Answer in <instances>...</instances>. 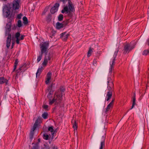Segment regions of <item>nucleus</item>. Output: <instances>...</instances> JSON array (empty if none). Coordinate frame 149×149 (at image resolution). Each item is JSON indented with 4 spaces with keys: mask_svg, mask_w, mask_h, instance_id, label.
I'll return each instance as SVG.
<instances>
[{
    "mask_svg": "<svg viewBox=\"0 0 149 149\" xmlns=\"http://www.w3.org/2000/svg\"><path fill=\"white\" fill-rule=\"evenodd\" d=\"M38 141H39V142H40V139H38Z\"/></svg>",
    "mask_w": 149,
    "mask_h": 149,
    "instance_id": "nucleus-53",
    "label": "nucleus"
},
{
    "mask_svg": "<svg viewBox=\"0 0 149 149\" xmlns=\"http://www.w3.org/2000/svg\"><path fill=\"white\" fill-rule=\"evenodd\" d=\"M65 33V32L63 33L60 34V38H63L64 37Z\"/></svg>",
    "mask_w": 149,
    "mask_h": 149,
    "instance_id": "nucleus-39",
    "label": "nucleus"
},
{
    "mask_svg": "<svg viewBox=\"0 0 149 149\" xmlns=\"http://www.w3.org/2000/svg\"><path fill=\"white\" fill-rule=\"evenodd\" d=\"M69 36V34H67L66 35V39L68 37V36Z\"/></svg>",
    "mask_w": 149,
    "mask_h": 149,
    "instance_id": "nucleus-50",
    "label": "nucleus"
},
{
    "mask_svg": "<svg viewBox=\"0 0 149 149\" xmlns=\"http://www.w3.org/2000/svg\"><path fill=\"white\" fill-rule=\"evenodd\" d=\"M52 57V54L50 52H47L45 54V56L44 58L48 61L50 60Z\"/></svg>",
    "mask_w": 149,
    "mask_h": 149,
    "instance_id": "nucleus-13",
    "label": "nucleus"
},
{
    "mask_svg": "<svg viewBox=\"0 0 149 149\" xmlns=\"http://www.w3.org/2000/svg\"><path fill=\"white\" fill-rule=\"evenodd\" d=\"M107 84V89L109 91H111V92H112L113 91L112 88L113 86V85L112 86L111 85V84Z\"/></svg>",
    "mask_w": 149,
    "mask_h": 149,
    "instance_id": "nucleus-16",
    "label": "nucleus"
},
{
    "mask_svg": "<svg viewBox=\"0 0 149 149\" xmlns=\"http://www.w3.org/2000/svg\"><path fill=\"white\" fill-rule=\"evenodd\" d=\"M4 15L6 17L11 16L13 15V10L11 6L10 5L5 6L3 9Z\"/></svg>",
    "mask_w": 149,
    "mask_h": 149,
    "instance_id": "nucleus-5",
    "label": "nucleus"
},
{
    "mask_svg": "<svg viewBox=\"0 0 149 149\" xmlns=\"http://www.w3.org/2000/svg\"><path fill=\"white\" fill-rule=\"evenodd\" d=\"M65 0H60V1L63 2V3H64Z\"/></svg>",
    "mask_w": 149,
    "mask_h": 149,
    "instance_id": "nucleus-48",
    "label": "nucleus"
},
{
    "mask_svg": "<svg viewBox=\"0 0 149 149\" xmlns=\"http://www.w3.org/2000/svg\"><path fill=\"white\" fill-rule=\"evenodd\" d=\"M72 0H66V3L72 2Z\"/></svg>",
    "mask_w": 149,
    "mask_h": 149,
    "instance_id": "nucleus-45",
    "label": "nucleus"
},
{
    "mask_svg": "<svg viewBox=\"0 0 149 149\" xmlns=\"http://www.w3.org/2000/svg\"><path fill=\"white\" fill-rule=\"evenodd\" d=\"M62 96V95H59L57 93H55L54 94V97H55L56 99V101L57 102V101L60 99Z\"/></svg>",
    "mask_w": 149,
    "mask_h": 149,
    "instance_id": "nucleus-15",
    "label": "nucleus"
},
{
    "mask_svg": "<svg viewBox=\"0 0 149 149\" xmlns=\"http://www.w3.org/2000/svg\"><path fill=\"white\" fill-rule=\"evenodd\" d=\"M52 73L50 72H49L47 74L46 78H51Z\"/></svg>",
    "mask_w": 149,
    "mask_h": 149,
    "instance_id": "nucleus-22",
    "label": "nucleus"
},
{
    "mask_svg": "<svg viewBox=\"0 0 149 149\" xmlns=\"http://www.w3.org/2000/svg\"><path fill=\"white\" fill-rule=\"evenodd\" d=\"M23 23L24 25H26L28 23V21L27 17H24L23 18Z\"/></svg>",
    "mask_w": 149,
    "mask_h": 149,
    "instance_id": "nucleus-21",
    "label": "nucleus"
},
{
    "mask_svg": "<svg viewBox=\"0 0 149 149\" xmlns=\"http://www.w3.org/2000/svg\"><path fill=\"white\" fill-rule=\"evenodd\" d=\"M48 131H50L52 133V135L53 136L55 131H54L52 127H49L48 129Z\"/></svg>",
    "mask_w": 149,
    "mask_h": 149,
    "instance_id": "nucleus-20",
    "label": "nucleus"
},
{
    "mask_svg": "<svg viewBox=\"0 0 149 149\" xmlns=\"http://www.w3.org/2000/svg\"><path fill=\"white\" fill-rule=\"evenodd\" d=\"M148 54H149V50H145L143 52L142 54L144 55H146Z\"/></svg>",
    "mask_w": 149,
    "mask_h": 149,
    "instance_id": "nucleus-29",
    "label": "nucleus"
},
{
    "mask_svg": "<svg viewBox=\"0 0 149 149\" xmlns=\"http://www.w3.org/2000/svg\"><path fill=\"white\" fill-rule=\"evenodd\" d=\"M68 23V22L67 21H66V23H65L66 25Z\"/></svg>",
    "mask_w": 149,
    "mask_h": 149,
    "instance_id": "nucleus-52",
    "label": "nucleus"
},
{
    "mask_svg": "<svg viewBox=\"0 0 149 149\" xmlns=\"http://www.w3.org/2000/svg\"><path fill=\"white\" fill-rule=\"evenodd\" d=\"M42 107L44 109L46 110H47V109L48 107V106L47 105L45 104H44L43 105Z\"/></svg>",
    "mask_w": 149,
    "mask_h": 149,
    "instance_id": "nucleus-37",
    "label": "nucleus"
},
{
    "mask_svg": "<svg viewBox=\"0 0 149 149\" xmlns=\"http://www.w3.org/2000/svg\"><path fill=\"white\" fill-rule=\"evenodd\" d=\"M44 139L46 140H48V139L49 136L47 134H44Z\"/></svg>",
    "mask_w": 149,
    "mask_h": 149,
    "instance_id": "nucleus-35",
    "label": "nucleus"
},
{
    "mask_svg": "<svg viewBox=\"0 0 149 149\" xmlns=\"http://www.w3.org/2000/svg\"><path fill=\"white\" fill-rule=\"evenodd\" d=\"M146 42L147 44L149 46V39H148V40H147Z\"/></svg>",
    "mask_w": 149,
    "mask_h": 149,
    "instance_id": "nucleus-47",
    "label": "nucleus"
},
{
    "mask_svg": "<svg viewBox=\"0 0 149 149\" xmlns=\"http://www.w3.org/2000/svg\"><path fill=\"white\" fill-rule=\"evenodd\" d=\"M22 26V24L21 21L19 20L17 21V26L19 27H21Z\"/></svg>",
    "mask_w": 149,
    "mask_h": 149,
    "instance_id": "nucleus-23",
    "label": "nucleus"
},
{
    "mask_svg": "<svg viewBox=\"0 0 149 149\" xmlns=\"http://www.w3.org/2000/svg\"><path fill=\"white\" fill-rule=\"evenodd\" d=\"M64 24L57 22L56 24V28L57 29H60L64 27Z\"/></svg>",
    "mask_w": 149,
    "mask_h": 149,
    "instance_id": "nucleus-12",
    "label": "nucleus"
},
{
    "mask_svg": "<svg viewBox=\"0 0 149 149\" xmlns=\"http://www.w3.org/2000/svg\"><path fill=\"white\" fill-rule=\"evenodd\" d=\"M41 122V120L40 118H38L37 120L36 121V122L34 125L33 128L31 130L30 133V139H32L33 137L34 134V132L36 128L37 127L38 123H40Z\"/></svg>",
    "mask_w": 149,
    "mask_h": 149,
    "instance_id": "nucleus-6",
    "label": "nucleus"
},
{
    "mask_svg": "<svg viewBox=\"0 0 149 149\" xmlns=\"http://www.w3.org/2000/svg\"><path fill=\"white\" fill-rule=\"evenodd\" d=\"M66 14H67L69 17H71L72 13L75 11L74 4L72 2L66 3Z\"/></svg>",
    "mask_w": 149,
    "mask_h": 149,
    "instance_id": "nucleus-3",
    "label": "nucleus"
},
{
    "mask_svg": "<svg viewBox=\"0 0 149 149\" xmlns=\"http://www.w3.org/2000/svg\"><path fill=\"white\" fill-rule=\"evenodd\" d=\"M51 78H46L45 82L46 84H48L50 82Z\"/></svg>",
    "mask_w": 149,
    "mask_h": 149,
    "instance_id": "nucleus-30",
    "label": "nucleus"
},
{
    "mask_svg": "<svg viewBox=\"0 0 149 149\" xmlns=\"http://www.w3.org/2000/svg\"><path fill=\"white\" fill-rule=\"evenodd\" d=\"M18 63V62L17 60H16L15 62V66H14L15 68H14V70H15L16 69V66L17 64Z\"/></svg>",
    "mask_w": 149,
    "mask_h": 149,
    "instance_id": "nucleus-38",
    "label": "nucleus"
},
{
    "mask_svg": "<svg viewBox=\"0 0 149 149\" xmlns=\"http://www.w3.org/2000/svg\"><path fill=\"white\" fill-rule=\"evenodd\" d=\"M42 68V67H41V68H39L38 69V70H37V72L36 73V78H37V74H38L39 72H40L41 71Z\"/></svg>",
    "mask_w": 149,
    "mask_h": 149,
    "instance_id": "nucleus-36",
    "label": "nucleus"
},
{
    "mask_svg": "<svg viewBox=\"0 0 149 149\" xmlns=\"http://www.w3.org/2000/svg\"><path fill=\"white\" fill-rule=\"evenodd\" d=\"M105 136H103L101 139V141L99 149H103L105 148Z\"/></svg>",
    "mask_w": 149,
    "mask_h": 149,
    "instance_id": "nucleus-9",
    "label": "nucleus"
},
{
    "mask_svg": "<svg viewBox=\"0 0 149 149\" xmlns=\"http://www.w3.org/2000/svg\"><path fill=\"white\" fill-rule=\"evenodd\" d=\"M56 99L55 98V97H54V98L52 99V100L50 101L49 104H53V103H54V102H56Z\"/></svg>",
    "mask_w": 149,
    "mask_h": 149,
    "instance_id": "nucleus-28",
    "label": "nucleus"
},
{
    "mask_svg": "<svg viewBox=\"0 0 149 149\" xmlns=\"http://www.w3.org/2000/svg\"><path fill=\"white\" fill-rule=\"evenodd\" d=\"M112 95V92L111 91H108L107 95V99H106L105 101H108L111 98Z\"/></svg>",
    "mask_w": 149,
    "mask_h": 149,
    "instance_id": "nucleus-14",
    "label": "nucleus"
},
{
    "mask_svg": "<svg viewBox=\"0 0 149 149\" xmlns=\"http://www.w3.org/2000/svg\"><path fill=\"white\" fill-rule=\"evenodd\" d=\"M63 18V16L62 15L60 14L58 17V20L59 21H61L62 20Z\"/></svg>",
    "mask_w": 149,
    "mask_h": 149,
    "instance_id": "nucleus-32",
    "label": "nucleus"
},
{
    "mask_svg": "<svg viewBox=\"0 0 149 149\" xmlns=\"http://www.w3.org/2000/svg\"><path fill=\"white\" fill-rule=\"evenodd\" d=\"M73 121L74 122L73 123V127L75 129H77V126L76 121L74 120Z\"/></svg>",
    "mask_w": 149,
    "mask_h": 149,
    "instance_id": "nucleus-27",
    "label": "nucleus"
},
{
    "mask_svg": "<svg viewBox=\"0 0 149 149\" xmlns=\"http://www.w3.org/2000/svg\"><path fill=\"white\" fill-rule=\"evenodd\" d=\"M53 149H57V148L55 146H53Z\"/></svg>",
    "mask_w": 149,
    "mask_h": 149,
    "instance_id": "nucleus-51",
    "label": "nucleus"
},
{
    "mask_svg": "<svg viewBox=\"0 0 149 149\" xmlns=\"http://www.w3.org/2000/svg\"><path fill=\"white\" fill-rule=\"evenodd\" d=\"M59 6L58 3H56L54 6L51 10V12L52 13H54L56 12L58 10V8Z\"/></svg>",
    "mask_w": 149,
    "mask_h": 149,
    "instance_id": "nucleus-11",
    "label": "nucleus"
},
{
    "mask_svg": "<svg viewBox=\"0 0 149 149\" xmlns=\"http://www.w3.org/2000/svg\"><path fill=\"white\" fill-rule=\"evenodd\" d=\"M22 16V15L21 14H18L17 15V18L18 19H20Z\"/></svg>",
    "mask_w": 149,
    "mask_h": 149,
    "instance_id": "nucleus-40",
    "label": "nucleus"
},
{
    "mask_svg": "<svg viewBox=\"0 0 149 149\" xmlns=\"http://www.w3.org/2000/svg\"><path fill=\"white\" fill-rule=\"evenodd\" d=\"M42 54H41L38 57L37 59V61L38 62H39L41 59L42 57Z\"/></svg>",
    "mask_w": 149,
    "mask_h": 149,
    "instance_id": "nucleus-31",
    "label": "nucleus"
},
{
    "mask_svg": "<svg viewBox=\"0 0 149 149\" xmlns=\"http://www.w3.org/2000/svg\"><path fill=\"white\" fill-rule=\"evenodd\" d=\"M132 102V104H133V105H135L136 104V98L135 93L134 94V96L133 97Z\"/></svg>",
    "mask_w": 149,
    "mask_h": 149,
    "instance_id": "nucleus-26",
    "label": "nucleus"
},
{
    "mask_svg": "<svg viewBox=\"0 0 149 149\" xmlns=\"http://www.w3.org/2000/svg\"><path fill=\"white\" fill-rule=\"evenodd\" d=\"M48 116V114L47 112H44L42 115V116L44 119H46Z\"/></svg>",
    "mask_w": 149,
    "mask_h": 149,
    "instance_id": "nucleus-24",
    "label": "nucleus"
},
{
    "mask_svg": "<svg viewBox=\"0 0 149 149\" xmlns=\"http://www.w3.org/2000/svg\"><path fill=\"white\" fill-rule=\"evenodd\" d=\"M60 91L61 92V93H64L65 91V88L64 87L61 86L60 88Z\"/></svg>",
    "mask_w": 149,
    "mask_h": 149,
    "instance_id": "nucleus-33",
    "label": "nucleus"
},
{
    "mask_svg": "<svg viewBox=\"0 0 149 149\" xmlns=\"http://www.w3.org/2000/svg\"><path fill=\"white\" fill-rule=\"evenodd\" d=\"M65 12V7H64L63 9L62 10L61 12L62 13H64Z\"/></svg>",
    "mask_w": 149,
    "mask_h": 149,
    "instance_id": "nucleus-43",
    "label": "nucleus"
},
{
    "mask_svg": "<svg viewBox=\"0 0 149 149\" xmlns=\"http://www.w3.org/2000/svg\"><path fill=\"white\" fill-rule=\"evenodd\" d=\"M8 80L4 79L3 77H0V84H2L4 83H6V84L7 83Z\"/></svg>",
    "mask_w": 149,
    "mask_h": 149,
    "instance_id": "nucleus-17",
    "label": "nucleus"
},
{
    "mask_svg": "<svg viewBox=\"0 0 149 149\" xmlns=\"http://www.w3.org/2000/svg\"><path fill=\"white\" fill-rule=\"evenodd\" d=\"M112 106H111V105H110V104H109L107 105V108H106V111H105V112H107V111H108L109 110V109H110V108Z\"/></svg>",
    "mask_w": 149,
    "mask_h": 149,
    "instance_id": "nucleus-34",
    "label": "nucleus"
},
{
    "mask_svg": "<svg viewBox=\"0 0 149 149\" xmlns=\"http://www.w3.org/2000/svg\"><path fill=\"white\" fill-rule=\"evenodd\" d=\"M114 100H112V101L110 102V103L109 104L111 105V106H112L113 104V103L114 102Z\"/></svg>",
    "mask_w": 149,
    "mask_h": 149,
    "instance_id": "nucleus-42",
    "label": "nucleus"
},
{
    "mask_svg": "<svg viewBox=\"0 0 149 149\" xmlns=\"http://www.w3.org/2000/svg\"><path fill=\"white\" fill-rule=\"evenodd\" d=\"M49 61L45 58L43 59V61L42 64L43 67H44L47 66Z\"/></svg>",
    "mask_w": 149,
    "mask_h": 149,
    "instance_id": "nucleus-18",
    "label": "nucleus"
},
{
    "mask_svg": "<svg viewBox=\"0 0 149 149\" xmlns=\"http://www.w3.org/2000/svg\"><path fill=\"white\" fill-rule=\"evenodd\" d=\"M49 45V43L47 42H44L40 44L41 54L47 53V47Z\"/></svg>",
    "mask_w": 149,
    "mask_h": 149,
    "instance_id": "nucleus-7",
    "label": "nucleus"
},
{
    "mask_svg": "<svg viewBox=\"0 0 149 149\" xmlns=\"http://www.w3.org/2000/svg\"><path fill=\"white\" fill-rule=\"evenodd\" d=\"M114 100H112V101L110 102V103L109 104L111 105V106H112L113 104V103L114 102Z\"/></svg>",
    "mask_w": 149,
    "mask_h": 149,
    "instance_id": "nucleus-41",
    "label": "nucleus"
},
{
    "mask_svg": "<svg viewBox=\"0 0 149 149\" xmlns=\"http://www.w3.org/2000/svg\"><path fill=\"white\" fill-rule=\"evenodd\" d=\"M50 148L49 146L46 147L45 149H50Z\"/></svg>",
    "mask_w": 149,
    "mask_h": 149,
    "instance_id": "nucleus-49",
    "label": "nucleus"
},
{
    "mask_svg": "<svg viewBox=\"0 0 149 149\" xmlns=\"http://www.w3.org/2000/svg\"><path fill=\"white\" fill-rule=\"evenodd\" d=\"M136 44V42H131L130 44L127 43L125 45L123 50V53L125 54L129 53L134 48Z\"/></svg>",
    "mask_w": 149,
    "mask_h": 149,
    "instance_id": "nucleus-4",
    "label": "nucleus"
},
{
    "mask_svg": "<svg viewBox=\"0 0 149 149\" xmlns=\"http://www.w3.org/2000/svg\"><path fill=\"white\" fill-rule=\"evenodd\" d=\"M11 24L10 22H9L6 25V35L8 36L6 40V46L8 48L10 46V42L11 40V35L10 33V31H11ZM15 38L14 36H13L12 38V48H13L14 45L15 41L14 40Z\"/></svg>",
    "mask_w": 149,
    "mask_h": 149,
    "instance_id": "nucleus-1",
    "label": "nucleus"
},
{
    "mask_svg": "<svg viewBox=\"0 0 149 149\" xmlns=\"http://www.w3.org/2000/svg\"><path fill=\"white\" fill-rule=\"evenodd\" d=\"M32 149H38V147L36 146L33 147Z\"/></svg>",
    "mask_w": 149,
    "mask_h": 149,
    "instance_id": "nucleus-46",
    "label": "nucleus"
},
{
    "mask_svg": "<svg viewBox=\"0 0 149 149\" xmlns=\"http://www.w3.org/2000/svg\"><path fill=\"white\" fill-rule=\"evenodd\" d=\"M118 51L119 50L118 49L116 50L113 56V58L111 60L110 62V66L109 68V72L108 76L107 84H111V86L113 85V81L111 79L112 71L114 65V63L116 60V58L117 56V53Z\"/></svg>",
    "mask_w": 149,
    "mask_h": 149,
    "instance_id": "nucleus-2",
    "label": "nucleus"
},
{
    "mask_svg": "<svg viewBox=\"0 0 149 149\" xmlns=\"http://www.w3.org/2000/svg\"><path fill=\"white\" fill-rule=\"evenodd\" d=\"M134 106H135V105H133V104H132V106L131 107V108L127 111V112L130 110H131L133 108V107H134Z\"/></svg>",
    "mask_w": 149,
    "mask_h": 149,
    "instance_id": "nucleus-44",
    "label": "nucleus"
},
{
    "mask_svg": "<svg viewBox=\"0 0 149 149\" xmlns=\"http://www.w3.org/2000/svg\"><path fill=\"white\" fill-rule=\"evenodd\" d=\"M19 2L17 0H15L14 2L13 5V10H16L19 8Z\"/></svg>",
    "mask_w": 149,
    "mask_h": 149,
    "instance_id": "nucleus-10",
    "label": "nucleus"
},
{
    "mask_svg": "<svg viewBox=\"0 0 149 149\" xmlns=\"http://www.w3.org/2000/svg\"><path fill=\"white\" fill-rule=\"evenodd\" d=\"M20 35V33L17 32L15 35V37L16 39V42L17 44H19V41L20 40H22L24 39V36L21 35L20 38H19V37Z\"/></svg>",
    "mask_w": 149,
    "mask_h": 149,
    "instance_id": "nucleus-8",
    "label": "nucleus"
},
{
    "mask_svg": "<svg viewBox=\"0 0 149 149\" xmlns=\"http://www.w3.org/2000/svg\"><path fill=\"white\" fill-rule=\"evenodd\" d=\"M93 48H91V47L89 48V49L87 53L88 57H89L91 56L92 53L93 52Z\"/></svg>",
    "mask_w": 149,
    "mask_h": 149,
    "instance_id": "nucleus-19",
    "label": "nucleus"
},
{
    "mask_svg": "<svg viewBox=\"0 0 149 149\" xmlns=\"http://www.w3.org/2000/svg\"><path fill=\"white\" fill-rule=\"evenodd\" d=\"M53 91H54L52 89V88H51V89L49 92V95L48 96V97L49 98L51 99L52 97H51V96L50 95H52L53 94Z\"/></svg>",
    "mask_w": 149,
    "mask_h": 149,
    "instance_id": "nucleus-25",
    "label": "nucleus"
}]
</instances>
